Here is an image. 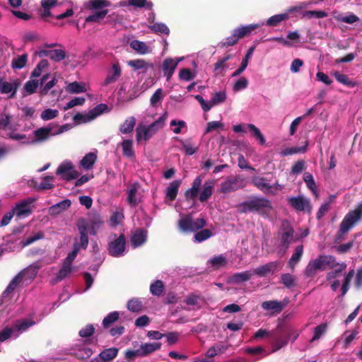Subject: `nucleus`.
Segmentation results:
<instances>
[{
    "label": "nucleus",
    "mask_w": 362,
    "mask_h": 362,
    "mask_svg": "<svg viewBox=\"0 0 362 362\" xmlns=\"http://www.w3.org/2000/svg\"><path fill=\"white\" fill-rule=\"evenodd\" d=\"M337 263L335 257L332 255H320L309 262L305 269V274L310 276H313L317 270L334 269Z\"/></svg>",
    "instance_id": "1"
},
{
    "label": "nucleus",
    "mask_w": 362,
    "mask_h": 362,
    "mask_svg": "<svg viewBox=\"0 0 362 362\" xmlns=\"http://www.w3.org/2000/svg\"><path fill=\"white\" fill-rule=\"evenodd\" d=\"M167 116L168 113L165 112L150 125H144L142 124H139L136 129L137 142H141L142 141H146L150 139L159 129H161L163 127Z\"/></svg>",
    "instance_id": "2"
},
{
    "label": "nucleus",
    "mask_w": 362,
    "mask_h": 362,
    "mask_svg": "<svg viewBox=\"0 0 362 362\" xmlns=\"http://www.w3.org/2000/svg\"><path fill=\"white\" fill-rule=\"evenodd\" d=\"M41 6L43 8V11L41 13V16L43 18L52 16L50 10L55 6L66 7L65 11L54 16V18L57 20H61L72 16L74 14L73 4L70 1L59 2L58 0H42Z\"/></svg>",
    "instance_id": "3"
},
{
    "label": "nucleus",
    "mask_w": 362,
    "mask_h": 362,
    "mask_svg": "<svg viewBox=\"0 0 362 362\" xmlns=\"http://www.w3.org/2000/svg\"><path fill=\"white\" fill-rule=\"evenodd\" d=\"M272 209L271 202L262 197H255L240 206V211L242 212L256 211L262 215H268Z\"/></svg>",
    "instance_id": "4"
},
{
    "label": "nucleus",
    "mask_w": 362,
    "mask_h": 362,
    "mask_svg": "<svg viewBox=\"0 0 362 362\" xmlns=\"http://www.w3.org/2000/svg\"><path fill=\"white\" fill-rule=\"evenodd\" d=\"M40 268V265L37 262H35L23 269L12 279L5 290L4 294L9 293L13 291L18 284L22 281L23 278H25L29 281H33L36 276Z\"/></svg>",
    "instance_id": "5"
},
{
    "label": "nucleus",
    "mask_w": 362,
    "mask_h": 362,
    "mask_svg": "<svg viewBox=\"0 0 362 362\" xmlns=\"http://www.w3.org/2000/svg\"><path fill=\"white\" fill-rule=\"evenodd\" d=\"M0 132H4V135L17 141H21L23 144H28L30 141L25 140V134L16 132L15 124L11 122V117L3 113L0 115Z\"/></svg>",
    "instance_id": "6"
},
{
    "label": "nucleus",
    "mask_w": 362,
    "mask_h": 362,
    "mask_svg": "<svg viewBox=\"0 0 362 362\" xmlns=\"http://www.w3.org/2000/svg\"><path fill=\"white\" fill-rule=\"evenodd\" d=\"M362 218V202L356 209L349 211L340 224L339 231L341 234L347 233Z\"/></svg>",
    "instance_id": "7"
},
{
    "label": "nucleus",
    "mask_w": 362,
    "mask_h": 362,
    "mask_svg": "<svg viewBox=\"0 0 362 362\" xmlns=\"http://www.w3.org/2000/svg\"><path fill=\"white\" fill-rule=\"evenodd\" d=\"M206 225L204 218L194 220L189 215L182 216L178 221V226L180 230L184 233L195 232L203 228Z\"/></svg>",
    "instance_id": "8"
},
{
    "label": "nucleus",
    "mask_w": 362,
    "mask_h": 362,
    "mask_svg": "<svg viewBox=\"0 0 362 362\" xmlns=\"http://www.w3.org/2000/svg\"><path fill=\"white\" fill-rule=\"evenodd\" d=\"M95 343L96 341L93 339H80L71 349V354L80 359L88 358L93 354L90 346L95 345Z\"/></svg>",
    "instance_id": "9"
},
{
    "label": "nucleus",
    "mask_w": 362,
    "mask_h": 362,
    "mask_svg": "<svg viewBox=\"0 0 362 362\" xmlns=\"http://www.w3.org/2000/svg\"><path fill=\"white\" fill-rule=\"evenodd\" d=\"M122 67L119 62H116L111 64L107 70V75L101 82L100 86L103 90L109 89L111 85L115 83L122 76Z\"/></svg>",
    "instance_id": "10"
},
{
    "label": "nucleus",
    "mask_w": 362,
    "mask_h": 362,
    "mask_svg": "<svg viewBox=\"0 0 362 362\" xmlns=\"http://www.w3.org/2000/svg\"><path fill=\"white\" fill-rule=\"evenodd\" d=\"M252 184L264 194H276L281 191L284 186L277 182L271 185L265 177H254L252 179Z\"/></svg>",
    "instance_id": "11"
},
{
    "label": "nucleus",
    "mask_w": 362,
    "mask_h": 362,
    "mask_svg": "<svg viewBox=\"0 0 362 362\" xmlns=\"http://www.w3.org/2000/svg\"><path fill=\"white\" fill-rule=\"evenodd\" d=\"M194 98L201 105L202 110L204 112H208L212 107L223 103L226 99V93L225 91L216 92L210 101H206L200 95H197Z\"/></svg>",
    "instance_id": "12"
},
{
    "label": "nucleus",
    "mask_w": 362,
    "mask_h": 362,
    "mask_svg": "<svg viewBox=\"0 0 362 362\" xmlns=\"http://www.w3.org/2000/svg\"><path fill=\"white\" fill-rule=\"evenodd\" d=\"M20 86L21 81L18 78L5 80L0 78V93L6 95L8 98H13L16 96Z\"/></svg>",
    "instance_id": "13"
},
{
    "label": "nucleus",
    "mask_w": 362,
    "mask_h": 362,
    "mask_svg": "<svg viewBox=\"0 0 362 362\" xmlns=\"http://www.w3.org/2000/svg\"><path fill=\"white\" fill-rule=\"evenodd\" d=\"M57 175L63 180H71L78 176V173L75 170L73 163L70 160L63 161L57 170Z\"/></svg>",
    "instance_id": "14"
},
{
    "label": "nucleus",
    "mask_w": 362,
    "mask_h": 362,
    "mask_svg": "<svg viewBox=\"0 0 362 362\" xmlns=\"http://www.w3.org/2000/svg\"><path fill=\"white\" fill-rule=\"evenodd\" d=\"M35 201L34 198L25 199L13 208V211L17 217H25L30 215L32 212L31 204Z\"/></svg>",
    "instance_id": "15"
},
{
    "label": "nucleus",
    "mask_w": 362,
    "mask_h": 362,
    "mask_svg": "<svg viewBox=\"0 0 362 362\" xmlns=\"http://www.w3.org/2000/svg\"><path fill=\"white\" fill-rule=\"evenodd\" d=\"M126 240L124 235H121L109 244V252L113 257H121L124 255Z\"/></svg>",
    "instance_id": "16"
},
{
    "label": "nucleus",
    "mask_w": 362,
    "mask_h": 362,
    "mask_svg": "<svg viewBox=\"0 0 362 362\" xmlns=\"http://www.w3.org/2000/svg\"><path fill=\"white\" fill-rule=\"evenodd\" d=\"M288 201L290 205L296 211L308 212L311 211L309 199L303 195L288 197Z\"/></svg>",
    "instance_id": "17"
},
{
    "label": "nucleus",
    "mask_w": 362,
    "mask_h": 362,
    "mask_svg": "<svg viewBox=\"0 0 362 362\" xmlns=\"http://www.w3.org/2000/svg\"><path fill=\"white\" fill-rule=\"evenodd\" d=\"M243 187V180L240 177L227 179L221 182L220 192L222 193H230Z\"/></svg>",
    "instance_id": "18"
},
{
    "label": "nucleus",
    "mask_w": 362,
    "mask_h": 362,
    "mask_svg": "<svg viewBox=\"0 0 362 362\" xmlns=\"http://www.w3.org/2000/svg\"><path fill=\"white\" fill-rule=\"evenodd\" d=\"M151 45V43L148 44L137 40H134L130 42L131 48L141 55H145L152 52L153 47Z\"/></svg>",
    "instance_id": "19"
},
{
    "label": "nucleus",
    "mask_w": 362,
    "mask_h": 362,
    "mask_svg": "<svg viewBox=\"0 0 362 362\" xmlns=\"http://www.w3.org/2000/svg\"><path fill=\"white\" fill-rule=\"evenodd\" d=\"M36 324V322L30 318H24L16 320L13 325V328L16 333H18V337L19 335L25 331H27L30 327Z\"/></svg>",
    "instance_id": "20"
},
{
    "label": "nucleus",
    "mask_w": 362,
    "mask_h": 362,
    "mask_svg": "<svg viewBox=\"0 0 362 362\" xmlns=\"http://www.w3.org/2000/svg\"><path fill=\"white\" fill-rule=\"evenodd\" d=\"M176 68V64L173 61V58L168 57L163 60L162 63V71L167 81L171 79Z\"/></svg>",
    "instance_id": "21"
},
{
    "label": "nucleus",
    "mask_w": 362,
    "mask_h": 362,
    "mask_svg": "<svg viewBox=\"0 0 362 362\" xmlns=\"http://www.w3.org/2000/svg\"><path fill=\"white\" fill-rule=\"evenodd\" d=\"M285 305L286 303L278 300H268L262 303V309L266 311H269L272 314L280 313Z\"/></svg>",
    "instance_id": "22"
},
{
    "label": "nucleus",
    "mask_w": 362,
    "mask_h": 362,
    "mask_svg": "<svg viewBox=\"0 0 362 362\" xmlns=\"http://www.w3.org/2000/svg\"><path fill=\"white\" fill-rule=\"evenodd\" d=\"M264 25V23H254L250 24L247 25H242L235 28L234 31V34L237 36L238 39L242 38L249 34H250L254 30L261 27Z\"/></svg>",
    "instance_id": "23"
},
{
    "label": "nucleus",
    "mask_w": 362,
    "mask_h": 362,
    "mask_svg": "<svg viewBox=\"0 0 362 362\" xmlns=\"http://www.w3.org/2000/svg\"><path fill=\"white\" fill-rule=\"evenodd\" d=\"M253 276L252 270L238 272L228 277V283L238 284L245 282L251 279Z\"/></svg>",
    "instance_id": "24"
},
{
    "label": "nucleus",
    "mask_w": 362,
    "mask_h": 362,
    "mask_svg": "<svg viewBox=\"0 0 362 362\" xmlns=\"http://www.w3.org/2000/svg\"><path fill=\"white\" fill-rule=\"evenodd\" d=\"M147 238V231L145 229H138L135 230L131 238V244L136 248L143 245Z\"/></svg>",
    "instance_id": "25"
},
{
    "label": "nucleus",
    "mask_w": 362,
    "mask_h": 362,
    "mask_svg": "<svg viewBox=\"0 0 362 362\" xmlns=\"http://www.w3.org/2000/svg\"><path fill=\"white\" fill-rule=\"evenodd\" d=\"M282 228L281 242L287 247L293 240V230L288 221L282 223Z\"/></svg>",
    "instance_id": "26"
},
{
    "label": "nucleus",
    "mask_w": 362,
    "mask_h": 362,
    "mask_svg": "<svg viewBox=\"0 0 362 362\" xmlns=\"http://www.w3.org/2000/svg\"><path fill=\"white\" fill-rule=\"evenodd\" d=\"M127 64L134 70H142L144 73L146 72L148 69H153L152 63L142 59L130 60L127 62Z\"/></svg>",
    "instance_id": "27"
},
{
    "label": "nucleus",
    "mask_w": 362,
    "mask_h": 362,
    "mask_svg": "<svg viewBox=\"0 0 362 362\" xmlns=\"http://www.w3.org/2000/svg\"><path fill=\"white\" fill-rule=\"evenodd\" d=\"M202 182V176L197 177L192 185L191 188L188 189L185 194V196L188 199H194L198 196L199 190Z\"/></svg>",
    "instance_id": "28"
},
{
    "label": "nucleus",
    "mask_w": 362,
    "mask_h": 362,
    "mask_svg": "<svg viewBox=\"0 0 362 362\" xmlns=\"http://www.w3.org/2000/svg\"><path fill=\"white\" fill-rule=\"evenodd\" d=\"M181 185L180 180H174L172 182L170 183L169 186L166 189V193H165V200L168 201H173L175 199L178 189Z\"/></svg>",
    "instance_id": "29"
},
{
    "label": "nucleus",
    "mask_w": 362,
    "mask_h": 362,
    "mask_svg": "<svg viewBox=\"0 0 362 362\" xmlns=\"http://www.w3.org/2000/svg\"><path fill=\"white\" fill-rule=\"evenodd\" d=\"M277 262H269L260 266L255 269L252 270L253 275L257 274L260 276H266L268 274L273 273L276 269Z\"/></svg>",
    "instance_id": "30"
},
{
    "label": "nucleus",
    "mask_w": 362,
    "mask_h": 362,
    "mask_svg": "<svg viewBox=\"0 0 362 362\" xmlns=\"http://www.w3.org/2000/svg\"><path fill=\"white\" fill-rule=\"evenodd\" d=\"M97 160V155L90 152L86 154L80 161V166L84 170L92 169Z\"/></svg>",
    "instance_id": "31"
},
{
    "label": "nucleus",
    "mask_w": 362,
    "mask_h": 362,
    "mask_svg": "<svg viewBox=\"0 0 362 362\" xmlns=\"http://www.w3.org/2000/svg\"><path fill=\"white\" fill-rule=\"evenodd\" d=\"M214 185V180H207L204 182L199 197L201 202H205L210 198L212 194Z\"/></svg>",
    "instance_id": "32"
},
{
    "label": "nucleus",
    "mask_w": 362,
    "mask_h": 362,
    "mask_svg": "<svg viewBox=\"0 0 362 362\" xmlns=\"http://www.w3.org/2000/svg\"><path fill=\"white\" fill-rule=\"evenodd\" d=\"M227 263L228 261L223 255L214 256L207 262L208 266L213 268L214 269H218L224 267Z\"/></svg>",
    "instance_id": "33"
},
{
    "label": "nucleus",
    "mask_w": 362,
    "mask_h": 362,
    "mask_svg": "<svg viewBox=\"0 0 362 362\" xmlns=\"http://www.w3.org/2000/svg\"><path fill=\"white\" fill-rule=\"evenodd\" d=\"M71 201L69 199H64L56 204L52 205L49 209V214L50 215H57L61 212L66 210L71 206Z\"/></svg>",
    "instance_id": "34"
},
{
    "label": "nucleus",
    "mask_w": 362,
    "mask_h": 362,
    "mask_svg": "<svg viewBox=\"0 0 362 362\" xmlns=\"http://www.w3.org/2000/svg\"><path fill=\"white\" fill-rule=\"evenodd\" d=\"M52 128L50 125L40 128L34 132L36 141H42L49 137L52 134Z\"/></svg>",
    "instance_id": "35"
},
{
    "label": "nucleus",
    "mask_w": 362,
    "mask_h": 362,
    "mask_svg": "<svg viewBox=\"0 0 362 362\" xmlns=\"http://www.w3.org/2000/svg\"><path fill=\"white\" fill-rule=\"evenodd\" d=\"M139 189V185L136 183H134L132 185L127 192V202L132 206H136L139 203V199L137 198V192Z\"/></svg>",
    "instance_id": "36"
},
{
    "label": "nucleus",
    "mask_w": 362,
    "mask_h": 362,
    "mask_svg": "<svg viewBox=\"0 0 362 362\" xmlns=\"http://www.w3.org/2000/svg\"><path fill=\"white\" fill-rule=\"evenodd\" d=\"M254 50H255L254 47H250L247 50L244 59H243V61L241 62V66L235 71H234L232 74V77H236V76H239L240 74H242L246 69V68L248 65V62L250 59V58L254 52Z\"/></svg>",
    "instance_id": "37"
},
{
    "label": "nucleus",
    "mask_w": 362,
    "mask_h": 362,
    "mask_svg": "<svg viewBox=\"0 0 362 362\" xmlns=\"http://www.w3.org/2000/svg\"><path fill=\"white\" fill-rule=\"evenodd\" d=\"M160 346L161 344L160 342L145 343L141 345L140 349L143 356H146L155 351L160 349Z\"/></svg>",
    "instance_id": "38"
},
{
    "label": "nucleus",
    "mask_w": 362,
    "mask_h": 362,
    "mask_svg": "<svg viewBox=\"0 0 362 362\" xmlns=\"http://www.w3.org/2000/svg\"><path fill=\"white\" fill-rule=\"evenodd\" d=\"M135 124H136L135 117H129L120 125L119 132L122 134L130 133L134 129Z\"/></svg>",
    "instance_id": "39"
},
{
    "label": "nucleus",
    "mask_w": 362,
    "mask_h": 362,
    "mask_svg": "<svg viewBox=\"0 0 362 362\" xmlns=\"http://www.w3.org/2000/svg\"><path fill=\"white\" fill-rule=\"evenodd\" d=\"M118 354V349L116 348H109L103 350L98 355L104 362H110Z\"/></svg>",
    "instance_id": "40"
},
{
    "label": "nucleus",
    "mask_w": 362,
    "mask_h": 362,
    "mask_svg": "<svg viewBox=\"0 0 362 362\" xmlns=\"http://www.w3.org/2000/svg\"><path fill=\"white\" fill-rule=\"evenodd\" d=\"M67 92L70 93H81L87 90L86 85L84 83L73 82L66 87Z\"/></svg>",
    "instance_id": "41"
},
{
    "label": "nucleus",
    "mask_w": 362,
    "mask_h": 362,
    "mask_svg": "<svg viewBox=\"0 0 362 362\" xmlns=\"http://www.w3.org/2000/svg\"><path fill=\"white\" fill-rule=\"evenodd\" d=\"M303 252V245H298L296 247L294 252L288 261V266L293 268L296 264L300 261Z\"/></svg>",
    "instance_id": "42"
},
{
    "label": "nucleus",
    "mask_w": 362,
    "mask_h": 362,
    "mask_svg": "<svg viewBox=\"0 0 362 362\" xmlns=\"http://www.w3.org/2000/svg\"><path fill=\"white\" fill-rule=\"evenodd\" d=\"M17 337L18 333L15 331L13 326L6 327L0 332V342H3L9 338L16 339Z\"/></svg>",
    "instance_id": "43"
},
{
    "label": "nucleus",
    "mask_w": 362,
    "mask_h": 362,
    "mask_svg": "<svg viewBox=\"0 0 362 362\" xmlns=\"http://www.w3.org/2000/svg\"><path fill=\"white\" fill-rule=\"evenodd\" d=\"M122 153L124 156L132 158L134 156V151L133 150V141L130 139H124L122 144Z\"/></svg>",
    "instance_id": "44"
},
{
    "label": "nucleus",
    "mask_w": 362,
    "mask_h": 362,
    "mask_svg": "<svg viewBox=\"0 0 362 362\" xmlns=\"http://www.w3.org/2000/svg\"><path fill=\"white\" fill-rule=\"evenodd\" d=\"M303 180L306 184V186L311 192L315 195H317V185L313 178V176L310 173H305L303 175Z\"/></svg>",
    "instance_id": "45"
},
{
    "label": "nucleus",
    "mask_w": 362,
    "mask_h": 362,
    "mask_svg": "<svg viewBox=\"0 0 362 362\" xmlns=\"http://www.w3.org/2000/svg\"><path fill=\"white\" fill-rule=\"evenodd\" d=\"M332 74L336 78V80L341 84L349 87H354L356 86V83L350 80L349 78L345 74H341L337 71L332 72Z\"/></svg>",
    "instance_id": "46"
},
{
    "label": "nucleus",
    "mask_w": 362,
    "mask_h": 362,
    "mask_svg": "<svg viewBox=\"0 0 362 362\" xmlns=\"http://www.w3.org/2000/svg\"><path fill=\"white\" fill-rule=\"evenodd\" d=\"M288 18V13H281L271 16L267 21V25L269 26H276L281 22Z\"/></svg>",
    "instance_id": "47"
},
{
    "label": "nucleus",
    "mask_w": 362,
    "mask_h": 362,
    "mask_svg": "<svg viewBox=\"0 0 362 362\" xmlns=\"http://www.w3.org/2000/svg\"><path fill=\"white\" fill-rule=\"evenodd\" d=\"M27 60L28 55L26 54H23L21 56H18L13 59L11 62V66L14 69H21L25 66Z\"/></svg>",
    "instance_id": "48"
},
{
    "label": "nucleus",
    "mask_w": 362,
    "mask_h": 362,
    "mask_svg": "<svg viewBox=\"0 0 362 362\" xmlns=\"http://www.w3.org/2000/svg\"><path fill=\"white\" fill-rule=\"evenodd\" d=\"M72 266L71 264L64 261L62 268L59 271L57 279L58 281H61L65 277H66L71 272H72Z\"/></svg>",
    "instance_id": "49"
},
{
    "label": "nucleus",
    "mask_w": 362,
    "mask_h": 362,
    "mask_svg": "<svg viewBox=\"0 0 362 362\" xmlns=\"http://www.w3.org/2000/svg\"><path fill=\"white\" fill-rule=\"evenodd\" d=\"M327 325L325 323L320 324L315 327L313 330V336L310 339V342H314L321 338V337L326 332Z\"/></svg>",
    "instance_id": "50"
},
{
    "label": "nucleus",
    "mask_w": 362,
    "mask_h": 362,
    "mask_svg": "<svg viewBox=\"0 0 362 362\" xmlns=\"http://www.w3.org/2000/svg\"><path fill=\"white\" fill-rule=\"evenodd\" d=\"M40 86L39 81L30 79L24 86L25 95H30L35 93Z\"/></svg>",
    "instance_id": "51"
},
{
    "label": "nucleus",
    "mask_w": 362,
    "mask_h": 362,
    "mask_svg": "<svg viewBox=\"0 0 362 362\" xmlns=\"http://www.w3.org/2000/svg\"><path fill=\"white\" fill-rule=\"evenodd\" d=\"M164 93L162 88H158L150 98V104L152 107H157L158 104L160 103L164 98Z\"/></svg>",
    "instance_id": "52"
},
{
    "label": "nucleus",
    "mask_w": 362,
    "mask_h": 362,
    "mask_svg": "<svg viewBox=\"0 0 362 362\" xmlns=\"http://www.w3.org/2000/svg\"><path fill=\"white\" fill-rule=\"evenodd\" d=\"M74 121L77 124L89 122L94 119L90 111L88 113H77L74 116Z\"/></svg>",
    "instance_id": "53"
},
{
    "label": "nucleus",
    "mask_w": 362,
    "mask_h": 362,
    "mask_svg": "<svg viewBox=\"0 0 362 362\" xmlns=\"http://www.w3.org/2000/svg\"><path fill=\"white\" fill-rule=\"evenodd\" d=\"M143 307L142 301L139 298H133L128 301L127 309L132 312H139Z\"/></svg>",
    "instance_id": "54"
},
{
    "label": "nucleus",
    "mask_w": 362,
    "mask_h": 362,
    "mask_svg": "<svg viewBox=\"0 0 362 362\" xmlns=\"http://www.w3.org/2000/svg\"><path fill=\"white\" fill-rule=\"evenodd\" d=\"M49 66V63L47 60L43 59L41 60L37 65V66L34 69L31 74V78H37L39 77L42 73V71L47 68Z\"/></svg>",
    "instance_id": "55"
},
{
    "label": "nucleus",
    "mask_w": 362,
    "mask_h": 362,
    "mask_svg": "<svg viewBox=\"0 0 362 362\" xmlns=\"http://www.w3.org/2000/svg\"><path fill=\"white\" fill-rule=\"evenodd\" d=\"M58 115L59 111L57 110L47 108L42 112L40 118L44 121H47L56 118Z\"/></svg>",
    "instance_id": "56"
},
{
    "label": "nucleus",
    "mask_w": 362,
    "mask_h": 362,
    "mask_svg": "<svg viewBox=\"0 0 362 362\" xmlns=\"http://www.w3.org/2000/svg\"><path fill=\"white\" fill-rule=\"evenodd\" d=\"M247 129L251 132L253 134V136L259 140L260 144H265V139L263 134L261 133L260 130L255 127L252 124H249L247 125Z\"/></svg>",
    "instance_id": "57"
},
{
    "label": "nucleus",
    "mask_w": 362,
    "mask_h": 362,
    "mask_svg": "<svg viewBox=\"0 0 362 362\" xmlns=\"http://www.w3.org/2000/svg\"><path fill=\"white\" fill-rule=\"evenodd\" d=\"M247 129L251 132L253 134V136L259 140L260 144H265V139L263 134L261 133L260 130L255 127L252 124H249L247 125Z\"/></svg>",
    "instance_id": "58"
},
{
    "label": "nucleus",
    "mask_w": 362,
    "mask_h": 362,
    "mask_svg": "<svg viewBox=\"0 0 362 362\" xmlns=\"http://www.w3.org/2000/svg\"><path fill=\"white\" fill-rule=\"evenodd\" d=\"M164 290V285L160 280L156 281L151 284L150 291L153 296H160Z\"/></svg>",
    "instance_id": "59"
},
{
    "label": "nucleus",
    "mask_w": 362,
    "mask_h": 362,
    "mask_svg": "<svg viewBox=\"0 0 362 362\" xmlns=\"http://www.w3.org/2000/svg\"><path fill=\"white\" fill-rule=\"evenodd\" d=\"M107 14V10L96 11L86 18V22H100Z\"/></svg>",
    "instance_id": "60"
},
{
    "label": "nucleus",
    "mask_w": 362,
    "mask_h": 362,
    "mask_svg": "<svg viewBox=\"0 0 362 362\" xmlns=\"http://www.w3.org/2000/svg\"><path fill=\"white\" fill-rule=\"evenodd\" d=\"M149 28L156 33H161L165 35H168L170 33V30L168 28V26L162 23H156L150 25Z\"/></svg>",
    "instance_id": "61"
},
{
    "label": "nucleus",
    "mask_w": 362,
    "mask_h": 362,
    "mask_svg": "<svg viewBox=\"0 0 362 362\" xmlns=\"http://www.w3.org/2000/svg\"><path fill=\"white\" fill-rule=\"evenodd\" d=\"M346 267V264L344 262H338L334 271L329 272L327 274V279L331 280L337 277L339 273L344 270Z\"/></svg>",
    "instance_id": "62"
},
{
    "label": "nucleus",
    "mask_w": 362,
    "mask_h": 362,
    "mask_svg": "<svg viewBox=\"0 0 362 362\" xmlns=\"http://www.w3.org/2000/svg\"><path fill=\"white\" fill-rule=\"evenodd\" d=\"M66 57V53L63 49H56L49 52V59L54 62H60Z\"/></svg>",
    "instance_id": "63"
},
{
    "label": "nucleus",
    "mask_w": 362,
    "mask_h": 362,
    "mask_svg": "<svg viewBox=\"0 0 362 362\" xmlns=\"http://www.w3.org/2000/svg\"><path fill=\"white\" fill-rule=\"evenodd\" d=\"M212 235V233L209 229H203L194 235V241L197 243L203 242Z\"/></svg>",
    "instance_id": "64"
}]
</instances>
